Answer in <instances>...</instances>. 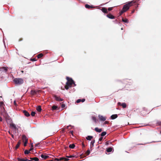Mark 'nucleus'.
Segmentation results:
<instances>
[{
  "instance_id": "obj_1",
  "label": "nucleus",
  "mask_w": 161,
  "mask_h": 161,
  "mask_svg": "<svg viewBox=\"0 0 161 161\" xmlns=\"http://www.w3.org/2000/svg\"><path fill=\"white\" fill-rule=\"evenodd\" d=\"M135 3L134 1H132L130 2H128L127 3L123 6V8L122 9L124 11H125V12L129 9L130 7L132 5L131 4L132 3Z\"/></svg>"
},
{
  "instance_id": "obj_2",
  "label": "nucleus",
  "mask_w": 161,
  "mask_h": 161,
  "mask_svg": "<svg viewBox=\"0 0 161 161\" xmlns=\"http://www.w3.org/2000/svg\"><path fill=\"white\" fill-rule=\"evenodd\" d=\"M66 79L67 80V82L66 83V85L69 87H71V85L73 84V83H74V81L71 78H69V77H66Z\"/></svg>"
},
{
  "instance_id": "obj_3",
  "label": "nucleus",
  "mask_w": 161,
  "mask_h": 161,
  "mask_svg": "<svg viewBox=\"0 0 161 161\" xmlns=\"http://www.w3.org/2000/svg\"><path fill=\"white\" fill-rule=\"evenodd\" d=\"M14 81L15 84L17 85H20L23 83V80L20 78H16L14 80Z\"/></svg>"
},
{
  "instance_id": "obj_4",
  "label": "nucleus",
  "mask_w": 161,
  "mask_h": 161,
  "mask_svg": "<svg viewBox=\"0 0 161 161\" xmlns=\"http://www.w3.org/2000/svg\"><path fill=\"white\" fill-rule=\"evenodd\" d=\"M98 118L101 121H104L106 120V118L101 115H98Z\"/></svg>"
},
{
  "instance_id": "obj_5",
  "label": "nucleus",
  "mask_w": 161,
  "mask_h": 161,
  "mask_svg": "<svg viewBox=\"0 0 161 161\" xmlns=\"http://www.w3.org/2000/svg\"><path fill=\"white\" fill-rule=\"evenodd\" d=\"M54 98L55 100L58 101H63V99L60 98L59 97L55 96Z\"/></svg>"
},
{
  "instance_id": "obj_6",
  "label": "nucleus",
  "mask_w": 161,
  "mask_h": 161,
  "mask_svg": "<svg viewBox=\"0 0 161 161\" xmlns=\"http://www.w3.org/2000/svg\"><path fill=\"white\" fill-rule=\"evenodd\" d=\"M63 160H64L65 161H68L69 160V159L63 157L59 159L57 158L55 159V160H57L58 161H61Z\"/></svg>"
},
{
  "instance_id": "obj_7",
  "label": "nucleus",
  "mask_w": 161,
  "mask_h": 161,
  "mask_svg": "<svg viewBox=\"0 0 161 161\" xmlns=\"http://www.w3.org/2000/svg\"><path fill=\"white\" fill-rule=\"evenodd\" d=\"M22 139L23 142L25 141L28 142V139L27 138L26 136L25 135H22Z\"/></svg>"
},
{
  "instance_id": "obj_8",
  "label": "nucleus",
  "mask_w": 161,
  "mask_h": 161,
  "mask_svg": "<svg viewBox=\"0 0 161 161\" xmlns=\"http://www.w3.org/2000/svg\"><path fill=\"white\" fill-rule=\"evenodd\" d=\"M23 112L25 115L26 116L28 117L30 116V114L27 111L25 110L23 111Z\"/></svg>"
},
{
  "instance_id": "obj_9",
  "label": "nucleus",
  "mask_w": 161,
  "mask_h": 161,
  "mask_svg": "<svg viewBox=\"0 0 161 161\" xmlns=\"http://www.w3.org/2000/svg\"><path fill=\"white\" fill-rule=\"evenodd\" d=\"M107 17L110 19H114V16L110 14H107Z\"/></svg>"
},
{
  "instance_id": "obj_10",
  "label": "nucleus",
  "mask_w": 161,
  "mask_h": 161,
  "mask_svg": "<svg viewBox=\"0 0 161 161\" xmlns=\"http://www.w3.org/2000/svg\"><path fill=\"white\" fill-rule=\"evenodd\" d=\"M118 117L117 115L116 114L112 115L111 116V118L112 119H114Z\"/></svg>"
},
{
  "instance_id": "obj_11",
  "label": "nucleus",
  "mask_w": 161,
  "mask_h": 161,
  "mask_svg": "<svg viewBox=\"0 0 161 161\" xmlns=\"http://www.w3.org/2000/svg\"><path fill=\"white\" fill-rule=\"evenodd\" d=\"M85 101V99H84V98H83L82 99H78L76 101V103H79L80 102H84Z\"/></svg>"
},
{
  "instance_id": "obj_12",
  "label": "nucleus",
  "mask_w": 161,
  "mask_h": 161,
  "mask_svg": "<svg viewBox=\"0 0 161 161\" xmlns=\"http://www.w3.org/2000/svg\"><path fill=\"white\" fill-rule=\"evenodd\" d=\"M95 130L97 132H98L99 133L101 132L102 130V129H99L97 127L95 128Z\"/></svg>"
},
{
  "instance_id": "obj_13",
  "label": "nucleus",
  "mask_w": 161,
  "mask_h": 161,
  "mask_svg": "<svg viewBox=\"0 0 161 161\" xmlns=\"http://www.w3.org/2000/svg\"><path fill=\"white\" fill-rule=\"evenodd\" d=\"M41 158H43V159H45L48 158V156L47 155H44L43 154H41Z\"/></svg>"
},
{
  "instance_id": "obj_14",
  "label": "nucleus",
  "mask_w": 161,
  "mask_h": 161,
  "mask_svg": "<svg viewBox=\"0 0 161 161\" xmlns=\"http://www.w3.org/2000/svg\"><path fill=\"white\" fill-rule=\"evenodd\" d=\"M101 10L102 11V12L104 13H108V11L107 10V9L105 8H102Z\"/></svg>"
},
{
  "instance_id": "obj_15",
  "label": "nucleus",
  "mask_w": 161,
  "mask_h": 161,
  "mask_svg": "<svg viewBox=\"0 0 161 161\" xmlns=\"http://www.w3.org/2000/svg\"><path fill=\"white\" fill-rule=\"evenodd\" d=\"M10 126L12 128L16 130V127L15 125L13 123L11 124H10Z\"/></svg>"
},
{
  "instance_id": "obj_16",
  "label": "nucleus",
  "mask_w": 161,
  "mask_h": 161,
  "mask_svg": "<svg viewBox=\"0 0 161 161\" xmlns=\"http://www.w3.org/2000/svg\"><path fill=\"white\" fill-rule=\"evenodd\" d=\"M112 150H113V148L112 147H109L107 148L106 151H107V152L109 153V152H112Z\"/></svg>"
},
{
  "instance_id": "obj_17",
  "label": "nucleus",
  "mask_w": 161,
  "mask_h": 161,
  "mask_svg": "<svg viewBox=\"0 0 161 161\" xmlns=\"http://www.w3.org/2000/svg\"><path fill=\"white\" fill-rule=\"evenodd\" d=\"M93 138V136H88L87 137H86V139L87 140L91 141V139Z\"/></svg>"
},
{
  "instance_id": "obj_18",
  "label": "nucleus",
  "mask_w": 161,
  "mask_h": 161,
  "mask_svg": "<svg viewBox=\"0 0 161 161\" xmlns=\"http://www.w3.org/2000/svg\"><path fill=\"white\" fill-rule=\"evenodd\" d=\"M95 142V140H93L91 142V145L90 146V147L91 148L92 147L94 146V144Z\"/></svg>"
},
{
  "instance_id": "obj_19",
  "label": "nucleus",
  "mask_w": 161,
  "mask_h": 161,
  "mask_svg": "<svg viewBox=\"0 0 161 161\" xmlns=\"http://www.w3.org/2000/svg\"><path fill=\"white\" fill-rule=\"evenodd\" d=\"M2 71H3L5 72H6L8 69V67H3L1 68Z\"/></svg>"
},
{
  "instance_id": "obj_20",
  "label": "nucleus",
  "mask_w": 161,
  "mask_h": 161,
  "mask_svg": "<svg viewBox=\"0 0 161 161\" xmlns=\"http://www.w3.org/2000/svg\"><path fill=\"white\" fill-rule=\"evenodd\" d=\"M36 110L37 111L39 112H41L42 110L41 106H38L36 108Z\"/></svg>"
},
{
  "instance_id": "obj_21",
  "label": "nucleus",
  "mask_w": 161,
  "mask_h": 161,
  "mask_svg": "<svg viewBox=\"0 0 161 161\" xmlns=\"http://www.w3.org/2000/svg\"><path fill=\"white\" fill-rule=\"evenodd\" d=\"M37 92V91L35 90H31V93L32 95H34L35 94H36Z\"/></svg>"
},
{
  "instance_id": "obj_22",
  "label": "nucleus",
  "mask_w": 161,
  "mask_h": 161,
  "mask_svg": "<svg viewBox=\"0 0 161 161\" xmlns=\"http://www.w3.org/2000/svg\"><path fill=\"white\" fill-rule=\"evenodd\" d=\"M122 21L123 22L125 23H129L128 20L126 19H122Z\"/></svg>"
},
{
  "instance_id": "obj_23",
  "label": "nucleus",
  "mask_w": 161,
  "mask_h": 161,
  "mask_svg": "<svg viewBox=\"0 0 161 161\" xmlns=\"http://www.w3.org/2000/svg\"><path fill=\"white\" fill-rule=\"evenodd\" d=\"M75 145L74 144H71L69 146V147L71 149L74 148L75 147Z\"/></svg>"
},
{
  "instance_id": "obj_24",
  "label": "nucleus",
  "mask_w": 161,
  "mask_h": 161,
  "mask_svg": "<svg viewBox=\"0 0 161 161\" xmlns=\"http://www.w3.org/2000/svg\"><path fill=\"white\" fill-rule=\"evenodd\" d=\"M18 161H27L28 160L26 158L25 159H23V158H18Z\"/></svg>"
},
{
  "instance_id": "obj_25",
  "label": "nucleus",
  "mask_w": 161,
  "mask_h": 161,
  "mask_svg": "<svg viewBox=\"0 0 161 161\" xmlns=\"http://www.w3.org/2000/svg\"><path fill=\"white\" fill-rule=\"evenodd\" d=\"M30 159L31 160H34L35 161H38L39 160V159H38V158L37 157H35V158H30Z\"/></svg>"
},
{
  "instance_id": "obj_26",
  "label": "nucleus",
  "mask_w": 161,
  "mask_h": 161,
  "mask_svg": "<svg viewBox=\"0 0 161 161\" xmlns=\"http://www.w3.org/2000/svg\"><path fill=\"white\" fill-rule=\"evenodd\" d=\"M85 7L86 8H92V7L87 4H86L85 5Z\"/></svg>"
},
{
  "instance_id": "obj_27",
  "label": "nucleus",
  "mask_w": 161,
  "mask_h": 161,
  "mask_svg": "<svg viewBox=\"0 0 161 161\" xmlns=\"http://www.w3.org/2000/svg\"><path fill=\"white\" fill-rule=\"evenodd\" d=\"M106 133H107L106 131H103L101 133V136L103 137L106 134Z\"/></svg>"
},
{
  "instance_id": "obj_28",
  "label": "nucleus",
  "mask_w": 161,
  "mask_h": 161,
  "mask_svg": "<svg viewBox=\"0 0 161 161\" xmlns=\"http://www.w3.org/2000/svg\"><path fill=\"white\" fill-rule=\"evenodd\" d=\"M43 56V54L42 53H40L37 55V58H42Z\"/></svg>"
},
{
  "instance_id": "obj_29",
  "label": "nucleus",
  "mask_w": 161,
  "mask_h": 161,
  "mask_svg": "<svg viewBox=\"0 0 161 161\" xmlns=\"http://www.w3.org/2000/svg\"><path fill=\"white\" fill-rule=\"evenodd\" d=\"M31 151L30 150H25V152H24V153L25 154H29V153H30V151Z\"/></svg>"
},
{
  "instance_id": "obj_30",
  "label": "nucleus",
  "mask_w": 161,
  "mask_h": 161,
  "mask_svg": "<svg viewBox=\"0 0 161 161\" xmlns=\"http://www.w3.org/2000/svg\"><path fill=\"white\" fill-rule=\"evenodd\" d=\"M20 142H19L17 144V145H16V147H15V149H17L18 147H19V145L20 144Z\"/></svg>"
},
{
  "instance_id": "obj_31",
  "label": "nucleus",
  "mask_w": 161,
  "mask_h": 161,
  "mask_svg": "<svg viewBox=\"0 0 161 161\" xmlns=\"http://www.w3.org/2000/svg\"><path fill=\"white\" fill-rule=\"evenodd\" d=\"M121 106H122L123 108H125L126 107V105L125 103H123L121 105Z\"/></svg>"
},
{
  "instance_id": "obj_32",
  "label": "nucleus",
  "mask_w": 161,
  "mask_h": 161,
  "mask_svg": "<svg viewBox=\"0 0 161 161\" xmlns=\"http://www.w3.org/2000/svg\"><path fill=\"white\" fill-rule=\"evenodd\" d=\"M57 108V106H55V105L53 106L52 107V109L53 110L56 109Z\"/></svg>"
},
{
  "instance_id": "obj_33",
  "label": "nucleus",
  "mask_w": 161,
  "mask_h": 161,
  "mask_svg": "<svg viewBox=\"0 0 161 161\" xmlns=\"http://www.w3.org/2000/svg\"><path fill=\"white\" fill-rule=\"evenodd\" d=\"M92 119L94 122H96V118L95 117H92Z\"/></svg>"
},
{
  "instance_id": "obj_34",
  "label": "nucleus",
  "mask_w": 161,
  "mask_h": 161,
  "mask_svg": "<svg viewBox=\"0 0 161 161\" xmlns=\"http://www.w3.org/2000/svg\"><path fill=\"white\" fill-rule=\"evenodd\" d=\"M36 114V112L32 111L31 113V115L32 116H34Z\"/></svg>"
},
{
  "instance_id": "obj_35",
  "label": "nucleus",
  "mask_w": 161,
  "mask_h": 161,
  "mask_svg": "<svg viewBox=\"0 0 161 161\" xmlns=\"http://www.w3.org/2000/svg\"><path fill=\"white\" fill-rule=\"evenodd\" d=\"M33 143H32L31 144V147L30 148V151H31L33 149Z\"/></svg>"
},
{
  "instance_id": "obj_36",
  "label": "nucleus",
  "mask_w": 161,
  "mask_h": 161,
  "mask_svg": "<svg viewBox=\"0 0 161 161\" xmlns=\"http://www.w3.org/2000/svg\"><path fill=\"white\" fill-rule=\"evenodd\" d=\"M125 12V11H124L122 9L121 10V11L120 12V15L122 14H123Z\"/></svg>"
},
{
  "instance_id": "obj_37",
  "label": "nucleus",
  "mask_w": 161,
  "mask_h": 161,
  "mask_svg": "<svg viewBox=\"0 0 161 161\" xmlns=\"http://www.w3.org/2000/svg\"><path fill=\"white\" fill-rule=\"evenodd\" d=\"M69 87H70L68 86L67 85L66 86H65V88L66 90H68L69 88Z\"/></svg>"
},
{
  "instance_id": "obj_38",
  "label": "nucleus",
  "mask_w": 161,
  "mask_h": 161,
  "mask_svg": "<svg viewBox=\"0 0 161 161\" xmlns=\"http://www.w3.org/2000/svg\"><path fill=\"white\" fill-rule=\"evenodd\" d=\"M24 142V146H26V144H27V143L28 142L25 141Z\"/></svg>"
},
{
  "instance_id": "obj_39",
  "label": "nucleus",
  "mask_w": 161,
  "mask_h": 161,
  "mask_svg": "<svg viewBox=\"0 0 161 161\" xmlns=\"http://www.w3.org/2000/svg\"><path fill=\"white\" fill-rule=\"evenodd\" d=\"M112 7H109V8H108V11H110L111 10H112Z\"/></svg>"
},
{
  "instance_id": "obj_40",
  "label": "nucleus",
  "mask_w": 161,
  "mask_h": 161,
  "mask_svg": "<svg viewBox=\"0 0 161 161\" xmlns=\"http://www.w3.org/2000/svg\"><path fill=\"white\" fill-rule=\"evenodd\" d=\"M87 153L88 154V155H89L90 153V151L89 150H88L87 151Z\"/></svg>"
},
{
  "instance_id": "obj_41",
  "label": "nucleus",
  "mask_w": 161,
  "mask_h": 161,
  "mask_svg": "<svg viewBox=\"0 0 161 161\" xmlns=\"http://www.w3.org/2000/svg\"><path fill=\"white\" fill-rule=\"evenodd\" d=\"M4 103L3 102H0V106L2 105Z\"/></svg>"
},
{
  "instance_id": "obj_42",
  "label": "nucleus",
  "mask_w": 161,
  "mask_h": 161,
  "mask_svg": "<svg viewBox=\"0 0 161 161\" xmlns=\"http://www.w3.org/2000/svg\"><path fill=\"white\" fill-rule=\"evenodd\" d=\"M65 107V105L64 104H62L61 105V107L63 108L64 107Z\"/></svg>"
},
{
  "instance_id": "obj_43",
  "label": "nucleus",
  "mask_w": 161,
  "mask_h": 161,
  "mask_svg": "<svg viewBox=\"0 0 161 161\" xmlns=\"http://www.w3.org/2000/svg\"><path fill=\"white\" fill-rule=\"evenodd\" d=\"M102 139H103V137H101V138H100L99 139V141H101L102 140Z\"/></svg>"
},
{
  "instance_id": "obj_44",
  "label": "nucleus",
  "mask_w": 161,
  "mask_h": 161,
  "mask_svg": "<svg viewBox=\"0 0 161 161\" xmlns=\"http://www.w3.org/2000/svg\"><path fill=\"white\" fill-rule=\"evenodd\" d=\"M74 157V156H72V155L70 156H67V157L69 158H72L73 157Z\"/></svg>"
},
{
  "instance_id": "obj_45",
  "label": "nucleus",
  "mask_w": 161,
  "mask_h": 161,
  "mask_svg": "<svg viewBox=\"0 0 161 161\" xmlns=\"http://www.w3.org/2000/svg\"><path fill=\"white\" fill-rule=\"evenodd\" d=\"M31 60L33 62L35 61H36V59L34 58L32 59Z\"/></svg>"
},
{
  "instance_id": "obj_46",
  "label": "nucleus",
  "mask_w": 161,
  "mask_h": 161,
  "mask_svg": "<svg viewBox=\"0 0 161 161\" xmlns=\"http://www.w3.org/2000/svg\"><path fill=\"white\" fill-rule=\"evenodd\" d=\"M73 130H71L70 131V133L72 134V135H73Z\"/></svg>"
},
{
  "instance_id": "obj_47",
  "label": "nucleus",
  "mask_w": 161,
  "mask_h": 161,
  "mask_svg": "<svg viewBox=\"0 0 161 161\" xmlns=\"http://www.w3.org/2000/svg\"><path fill=\"white\" fill-rule=\"evenodd\" d=\"M14 104L15 105H17V104L15 101H14Z\"/></svg>"
},
{
  "instance_id": "obj_48",
  "label": "nucleus",
  "mask_w": 161,
  "mask_h": 161,
  "mask_svg": "<svg viewBox=\"0 0 161 161\" xmlns=\"http://www.w3.org/2000/svg\"><path fill=\"white\" fill-rule=\"evenodd\" d=\"M2 121V118L0 116V121Z\"/></svg>"
},
{
  "instance_id": "obj_49",
  "label": "nucleus",
  "mask_w": 161,
  "mask_h": 161,
  "mask_svg": "<svg viewBox=\"0 0 161 161\" xmlns=\"http://www.w3.org/2000/svg\"><path fill=\"white\" fill-rule=\"evenodd\" d=\"M11 136H12V137L14 138V135L11 134Z\"/></svg>"
},
{
  "instance_id": "obj_50",
  "label": "nucleus",
  "mask_w": 161,
  "mask_h": 161,
  "mask_svg": "<svg viewBox=\"0 0 161 161\" xmlns=\"http://www.w3.org/2000/svg\"><path fill=\"white\" fill-rule=\"evenodd\" d=\"M108 123V121H105V124H107Z\"/></svg>"
},
{
  "instance_id": "obj_51",
  "label": "nucleus",
  "mask_w": 161,
  "mask_h": 161,
  "mask_svg": "<svg viewBox=\"0 0 161 161\" xmlns=\"http://www.w3.org/2000/svg\"><path fill=\"white\" fill-rule=\"evenodd\" d=\"M39 143H37V144H36L35 145V146L36 147L37 146V145L39 144Z\"/></svg>"
},
{
  "instance_id": "obj_52",
  "label": "nucleus",
  "mask_w": 161,
  "mask_h": 161,
  "mask_svg": "<svg viewBox=\"0 0 161 161\" xmlns=\"http://www.w3.org/2000/svg\"><path fill=\"white\" fill-rule=\"evenodd\" d=\"M82 145L83 147H85V145L84 144L82 143Z\"/></svg>"
},
{
  "instance_id": "obj_53",
  "label": "nucleus",
  "mask_w": 161,
  "mask_h": 161,
  "mask_svg": "<svg viewBox=\"0 0 161 161\" xmlns=\"http://www.w3.org/2000/svg\"><path fill=\"white\" fill-rule=\"evenodd\" d=\"M8 133H9V134H10V135H11V133H10V131H8Z\"/></svg>"
},
{
  "instance_id": "obj_54",
  "label": "nucleus",
  "mask_w": 161,
  "mask_h": 161,
  "mask_svg": "<svg viewBox=\"0 0 161 161\" xmlns=\"http://www.w3.org/2000/svg\"><path fill=\"white\" fill-rule=\"evenodd\" d=\"M73 84H74V85L75 86H76V85L75 84V83H73Z\"/></svg>"
},
{
  "instance_id": "obj_55",
  "label": "nucleus",
  "mask_w": 161,
  "mask_h": 161,
  "mask_svg": "<svg viewBox=\"0 0 161 161\" xmlns=\"http://www.w3.org/2000/svg\"><path fill=\"white\" fill-rule=\"evenodd\" d=\"M70 125H68V126H67V128H69V126Z\"/></svg>"
},
{
  "instance_id": "obj_56",
  "label": "nucleus",
  "mask_w": 161,
  "mask_h": 161,
  "mask_svg": "<svg viewBox=\"0 0 161 161\" xmlns=\"http://www.w3.org/2000/svg\"><path fill=\"white\" fill-rule=\"evenodd\" d=\"M134 12V11H133L132 12V13H133Z\"/></svg>"
},
{
  "instance_id": "obj_57",
  "label": "nucleus",
  "mask_w": 161,
  "mask_h": 161,
  "mask_svg": "<svg viewBox=\"0 0 161 161\" xmlns=\"http://www.w3.org/2000/svg\"><path fill=\"white\" fill-rule=\"evenodd\" d=\"M21 72H22V73H23V71H22H22H21Z\"/></svg>"
},
{
  "instance_id": "obj_58",
  "label": "nucleus",
  "mask_w": 161,
  "mask_h": 161,
  "mask_svg": "<svg viewBox=\"0 0 161 161\" xmlns=\"http://www.w3.org/2000/svg\"><path fill=\"white\" fill-rule=\"evenodd\" d=\"M121 30H123V28H121Z\"/></svg>"
}]
</instances>
